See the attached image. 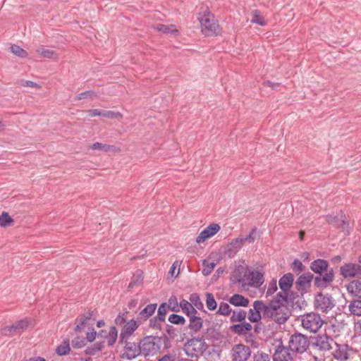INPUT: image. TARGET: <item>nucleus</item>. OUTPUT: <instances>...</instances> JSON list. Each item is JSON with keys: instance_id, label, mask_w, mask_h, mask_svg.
Returning <instances> with one entry per match:
<instances>
[{"instance_id": "49530a36", "label": "nucleus", "mask_w": 361, "mask_h": 361, "mask_svg": "<svg viewBox=\"0 0 361 361\" xmlns=\"http://www.w3.org/2000/svg\"><path fill=\"white\" fill-rule=\"evenodd\" d=\"M169 322L173 324L183 325L185 323V319L179 314H172L169 317Z\"/></svg>"}, {"instance_id": "c03bdc74", "label": "nucleus", "mask_w": 361, "mask_h": 361, "mask_svg": "<svg viewBox=\"0 0 361 361\" xmlns=\"http://www.w3.org/2000/svg\"><path fill=\"white\" fill-rule=\"evenodd\" d=\"M9 49L12 53L20 58H26L27 56V52L18 45L13 44Z\"/></svg>"}, {"instance_id": "6e6552de", "label": "nucleus", "mask_w": 361, "mask_h": 361, "mask_svg": "<svg viewBox=\"0 0 361 361\" xmlns=\"http://www.w3.org/2000/svg\"><path fill=\"white\" fill-rule=\"evenodd\" d=\"M323 321L317 313H307L302 317V326L311 332L316 333L322 326Z\"/></svg>"}, {"instance_id": "5701e85b", "label": "nucleus", "mask_w": 361, "mask_h": 361, "mask_svg": "<svg viewBox=\"0 0 361 361\" xmlns=\"http://www.w3.org/2000/svg\"><path fill=\"white\" fill-rule=\"evenodd\" d=\"M294 276L291 273L285 274L279 280V286L283 291H288L293 285Z\"/></svg>"}, {"instance_id": "3c124183", "label": "nucleus", "mask_w": 361, "mask_h": 361, "mask_svg": "<svg viewBox=\"0 0 361 361\" xmlns=\"http://www.w3.org/2000/svg\"><path fill=\"white\" fill-rule=\"evenodd\" d=\"M190 303L192 306H195L197 308L203 307V305L200 299V296L197 293H192L189 298Z\"/></svg>"}, {"instance_id": "58836bf2", "label": "nucleus", "mask_w": 361, "mask_h": 361, "mask_svg": "<svg viewBox=\"0 0 361 361\" xmlns=\"http://www.w3.org/2000/svg\"><path fill=\"white\" fill-rule=\"evenodd\" d=\"M252 18L250 20L252 23H255L262 26L267 25V21L260 16L259 12L257 10L252 11Z\"/></svg>"}, {"instance_id": "4468645a", "label": "nucleus", "mask_w": 361, "mask_h": 361, "mask_svg": "<svg viewBox=\"0 0 361 361\" xmlns=\"http://www.w3.org/2000/svg\"><path fill=\"white\" fill-rule=\"evenodd\" d=\"M202 32L206 35H213L216 32L219 25L212 15H204L199 18Z\"/></svg>"}, {"instance_id": "69168bd1", "label": "nucleus", "mask_w": 361, "mask_h": 361, "mask_svg": "<svg viewBox=\"0 0 361 361\" xmlns=\"http://www.w3.org/2000/svg\"><path fill=\"white\" fill-rule=\"evenodd\" d=\"M88 330H89V331H87V334H86V339L89 342H92L95 339L97 332L94 330V327H92V329H90Z\"/></svg>"}, {"instance_id": "72a5a7b5", "label": "nucleus", "mask_w": 361, "mask_h": 361, "mask_svg": "<svg viewBox=\"0 0 361 361\" xmlns=\"http://www.w3.org/2000/svg\"><path fill=\"white\" fill-rule=\"evenodd\" d=\"M71 350L69 340H64L56 349V353L60 356L67 355Z\"/></svg>"}, {"instance_id": "f704fd0d", "label": "nucleus", "mask_w": 361, "mask_h": 361, "mask_svg": "<svg viewBox=\"0 0 361 361\" xmlns=\"http://www.w3.org/2000/svg\"><path fill=\"white\" fill-rule=\"evenodd\" d=\"M118 338V330L115 326H111L108 334L106 336L108 345L112 346Z\"/></svg>"}, {"instance_id": "2f4dec72", "label": "nucleus", "mask_w": 361, "mask_h": 361, "mask_svg": "<svg viewBox=\"0 0 361 361\" xmlns=\"http://www.w3.org/2000/svg\"><path fill=\"white\" fill-rule=\"evenodd\" d=\"M348 309L352 314L361 317V298L352 300L348 305Z\"/></svg>"}, {"instance_id": "f8f14e48", "label": "nucleus", "mask_w": 361, "mask_h": 361, "mask_svg": "<svg viewBox=\"0 0 361 361\" xmlns=\"http://www.w3.org/2000/svg\"><path fill=\"white\" fill-rule=\"evenodd\" d=\"M314 306L322 312H327L334 306L333 298L331 295L319 293L315 296Z\"/></svg>"}, {"instance_id": "e433bc0d", "label": "nucleus", "mask_w": 361, "mask_h": 361, "mask_svg": "<svg viewBox=\"0 0 361 361\" xmlns=\"http://www.w3.org/2000/svg\"><path fill=\"white\" fill-rule=\"evenodd\" d=\"M104 348V342L95 343L92 346L87 347L85 349V354L88 355H94L100 352Z\"/></svg>"}, {"instance_id": "a211bd4d", "label": "nucleus", "mask_w": 361, "mask_h": 361, "mask_svg": "<svg viewBox=\"0 0 361 361\" xmlns=\"http://www.w3.org/2000/svg\"><path fill=\"white\" fill-rule=\"evenodd\" d=\"M341 274L347 278H361V265L354 263H347L340 267Z\"/></svg>"}, {"instance_id": "f257e3e1", "label": "nucleus", "mask_w": 361, "mask_h": 361, "mask_svg": "<svg viewBox=\"0 0 361 361\" xmlns=\"http://www.w3.org/2000/svg\"><path fill=\"white\" fill-rule=\"evenodd\" d=\"M310 269L317 274L314 276V285L324 289L334 280V271L329 268V262L323 259H317L310 263Z\"/></svg>"}, {"instance_id": "ea45409f", "label": "nucleus", "mask_w": 361, "mask_h": 361, "mask_svg": "<svg viewBox=\"0 0 361 361\" xmlns=\"http://www.w3.org/2000/svg\"><path fill=\"white\" fill-rule=\"evenodd\" d=\"M170 305H168L167 303L163 302L161 303L157 310V317L159 319H162V322L165 321L166 314L167 313L168 310H169Z\"/></svg>"}, {"instance_id": "338daca9", "label": "nucleus", "mask_w": 361, "mask_h": 361, "mask_svg": "<svg viewBox=\"0 0 361 361\" xmlns=\"http://www.w3.org/2000/svg\"><path fill=\"white\" fill-rule=\"evenodd\" d=\"M102 111V110H101V109H90V110H88L87 112H88L89 116L94 117V116H101Z\"/></svg>"}, {"instance_id": "37998d69", "label": "nucleus", "mask_w": 361, "mask_h": 361, "mask_svg": "<svg viewBox=\"0 0 361 361\" xmlns=\"http://www.w3.org/2000/svg\"><path fill=\"white\" fill-rule=\"evenodd\" d=\"M13 222V219L9 216V214L4 212L1 215H0V226L1 227H7L10 226L11 224Z\"/></svg>"}, {"instance_id": "a18cd8bd", "label": "nucleus", "mask_w": 361, "mask_h": 361, "mask_svg": "<svg viewBox=\"0 0 361 361\" xmlns=\"http://www.w3.org/2000/svg\"><path fill=\"white\" fill-rule=\"evenodd\" d=\"M103 117L110 119H118L120 120L123 118L122 114L120 112H115L113 111L102 110V116Z\"/></svg>"}, {"instance_id": "393cba45", "label": "nucleus", "mask_w": 361, "mask_h": 361, "mask_svg": "<svg viewBox=\"0 0 361 361\" xmlns=\"http://www.w3.org/2000/svg\"><path fill=\"white\" fill-rule=\"evenodd\" d=\"M157 305L156 303H152L147 305L142 311H140L137 315V319L140 321H147L151 316L153 315Z\"/></svg>"}, {"instance_id": "4d7b16f0", "label": "nucleus", "mask_w": 361, "mask_h": 361, "mask_svg": "<svg viewBox=\"0 0 361 361\" xmlns=\"http://www.w3.org/2000/svg\"><path fill=\"white\" fill-rule=\"evenodd\" d=\"M128 314V312H121L118 314V315L115 319V323L118 326H122L124 325L126 322V314Z\"/></svg>"}, {"instance_id": "473e14b6", "label": "nucleus", "mask_w": 361, "mask_h": 361, "mask_svg": "<svg viewBox=\"0 0 361 361\" xmlns=\"http://www.w3.org/2000/svg\"><path fill=\"white\" fill-rule=\"evenodd\" d=\"M89 148L94 149V150H96V149L102 150V151H104L106 152H110V151L117 152L118 150V149L114 145H106V144H103V143H100V142H95V143L92 144V145H90L89 147Z\"/></svg>"}, {"instance_id": "8fccbe9b", "label": "nucleus", "mask_w": 361, "mask_h": 361, "mask_svg": "<svg viewBox=\"0 0 361 361\" xmlns=\"http://www.w3.org/2000/svg\"><path fill=\"white\" fill-rule=\"evenodd\" d=\"M216 264L214 262H209L207 260H204L203 262V269L202 274L204 276H207L211 274L212 270L214 269Z\"/></svg>"}, {"instance_id": "ddd939ff", "label": "nucleus", "mask_w": 361, "mask_h": 361, "mask_svg": "<svg viewBox=\"0 0 361 361\" xmlns=\"http://www.w3.org/2000/svg\"><path fill=\"white\" fill-rule=\"evenodd\" d=\"M154 337L146 336L139 340L141 354L145 357L154 355L159 349L158 345L154 341Z\"/></svg>"}, {"instance_id": "de8ad7c7", "label": "nucleus", "mask_w": 361, "mask_h": 361, "mask_svg": "<svg viewBox=\"0 0 361 361\" xmlns=\"http://www.w3.org/2000/svg\"><path fill=\"white\" fill-rule=\"evenodd\" d=\"M206 305L209 310H214L216 308V302L212 293H207Z\"/></svg>"}, {"instance_id": "bb28decb", "label": "nucleus", "mask_w": 361, "mask_h": 361, "mask_svg": "<svg viewBox=\"0 0 361 361\" xmlns=\"http://www.w3.org/2000/svg\"><path fill=\"white\" fill-rule=\"evenodd\" d=\"M189 319L190 322L188 328L194 333L198 332L202 328V319L197 314H192V316L189 317Z\"/></svg>"}, {"instance_id": "680f3d73", "label": "nucleus", "mask_w": 361, "mask_h": 361, "mask_svg": "<svg viewBox=\"0 0 361 361\" xmlns=\"http://www.w3.org/2000/svg\"><path fill=\"white\" fill-rule=\"evenodd\" d=\"M95 95V93L93 91H85V92H81L75 98L76 100H81V99H83L85 98H87L88 97H92V96H94Z\"/></svg>"}, {"instance_id": "0e129e2a", "label": "nucleus", "mask_w": 361, "mask_h": 361, "mask_svg": "<svg viewBox=\"0 0 361 361\" xmlns=\"http://www.w3.org/2000/svg\"><path fill=\"white\" fill-rule=\"evenodd\" d=\"M238 252L233 249V247H230V245L228 244L226 248L224 253L226 256H228L229 258L233 257Z\"/></svg>"}, {"instance_id": "052dcab7", "label": "nucleus", "mask_w": 361, "mask_h": 361, "mask_svg": "<svg viewBox=\"0 0 361 361\" xmlns=\"http://www.w3.org/2000/svg\"><path fill=\"white\" fill-rule=\"evenodd\" d=\"M244 244L242 238H237L234 239L229 245L230 247H233L237 252Z\"/></svg>"}, {"instance_id": "e2e57ef3", "label": "nucleus", "mask_w": 361, "mask_h": 361, "mask_svg": "<svg viewBox=\"0 0 361 361\" xmlns=\"http://www.w3.org/2000/svg\"><path fill=\"white\" fill-rule=\"evenodd\" d=\"M20 85L23 87H37L39 88V85L31 80H21L20 82Z\"/></svg>"}, {"instance_id": "603ef678", "label": "nucleus", "mask_w": 361, "mask_h": 361, "mask_svg": "<svg viewBox=\"0 0 361 361\" xmlns=\"http://www.w3.org/2000/svg\"><path fill=\"white\" fill-rule=\"evenodd\" d=\"M71 345L74 348H81L85 345V338L80 336H77L71 341Z\"/></svg>"}, {"instance_id": "a19ab883", "label": "nucleus", "mask_w": 361, "mask_h": 361, "mask_svg": "<svg viewBox=\"0 0 361 361\" xmlns=\"http://www.w3.org/2000/svg\"><path fill=\"white\" fill-rule=\"evenodd\" d=\"M155 29L157 31L161 32L165 34L173 33L177 32V30L174 28L173 25H164V24H158Z\"/></svg>"}, {"instance_id": "9b49d317", "label": "nucleus", "mask_w": 361, "mask_h": 361, "mask_svg": "<svg viewBox=\"0 0 361 361\" xmlns=\"http://www.w3.org/2000/svg\"><path fill=\"white\" fill-rule=\"evenodd\" d=\"M314 280V274L311 272L304 273L300 275L295 282V289L304 295L311 288L312 281Z\"/></svg>"}, {"instance_id": "09e8293b", "label": "nucleus", "mask_w": 361, "mask_h": 361, "mask_svg": "<svg viewBox=\"0 0 361 361\" xmlns=\"http://www.w3.org/2000/svg\"><path fill=\"white\" fill-rule=\"evenodd\" d=\"M232 310L228 304L221 302L217 311V314L227 316L231 312Z\"/></svg>"}, {"instance_id": "f3484780", "label": "nucleus", "mask_w": 361, "mask_h": 361, "mask_svg": "<svg viewBox=\"0 0 361 361\" xmlns=\"http://www.w3.org/2000/svg\"><path fill=\"white\" fill-rule=\"evenodd\" d=\"M251 350L249 346L238 344L232 348L233 361H247L250 357Z\"/></svg>"}, {"instance_id": "7c9ffc66", "label": "nucleus", "mask_w": 361, "mask_h": 361, "mask_svg": "<svg viewBox=\"0 0 361 361\" xmlns=\"http://www.w3.org/2000/svg\"><path fill=\"white\" fill-rule=\"evenodd\" d=\"M142 271L138 269L133 275L131 280L128 284V289L131 290L135 286L140 285L142 282Z\"/></svg>"}, {"instance_id": "774afa93", "label": "nucleus", "mask_w": 361, "mask_h": 361, "mask_svg": "<svg viewBox=\"0 0 361 361\" xmlns=\"http://www.w3.org/2000/svg\"><path fill=\"white\" fill-rule=\"evenodd\" d=\"M158 361H175L174 357L170 355H165L158 360Z\"/></svg>"}, {"instance_id": "1a4fd4ad", "label": "nucleus", "mask_w": 361, "mask_h": 361, "mask_svg": "<svg viewBox=\"0 0 361 361\" xmlns=\"http://www.w3.org/2000/svg\"><path fill=\"white\" fill-rule=\"evenodd\" d=\"M279 343L275 345L273 354V361H293L295 355L290 348L285 346L282 340H278Z\"/></svg>"}, {"instance_id": "bf43d9fd", "label": "nucleus", "mask_w": 361, "mask_h": 361, "mask_svg": "<svg viewBox=\"0 0 361 361\" xmlns=\"http://www.w3.org/2000/svg\"><path fill=\"white\" fill-rule=\"evenodd\" d=\"M257 228L256 227H254L249 235H247L245 237L242 238V240L243 243L245 242H249L250 243H253L255 241V235L257 233Z\"/></svg>"}, {"instance_id": "864d4df0", "label": "nucleus", "mask_w": 361, "mask_h": 361, "mask_svg": "<svg viewBox=\"0 0 361 361\" xmlns=\"http://www.w3.org/2000/svg\"><path fill=\"white\" fill-rule=\"evenodd\" d=\"M253 361H270V357L267 353L258 351L254 354Z\"/></svg>"}, {"instance_id": "aec40b11", "label": "nucleus", "mask_w": 361, "mask_h": 361, "mask_svg": "<svg viewBox=\"0 0 361 361\" xmlns=\"http://www.w3.org/2000/svg\"><path fill=\"white\" fill-rule=\"evenodd\" d=\"M220 230V226L217 224H212L206 227L196 238L197 243H202L207 238L214 235Z\"/></svg>"}, {"instance_id": "dca6fc26", "label": "nucleus", "mask_w": 361, "mask_h": 361, "mask_svg": "<svg viewBox=\"0 0 361 361\" xmlns=\"http://www.w3.org/2000/svg\"><path fill=\"white\" fill-rule=\"evenodd\" d=\"M140 324L137 321L130 319L122 327L118 338V342L130 340L134 332L137 329Z\"/></svg>"}, {"instance_id": "0eeeda50", "label": "nucleus", "mask_w": 361, "mask_h": 361, "mask_svg": "<svg viewBox=\"0 0 361 361\" xmlns=\"http://www.w3.org/2000/svg\"><path fill=\"white\" fill-rule=\"evenodd\" d=\"M96 317L94 311L89 310L82 314H80L75 319V331L76 333L82 332L85 328L92 329L94 325Z\"/></svg>"}, {"instance_id": "20e7f679", "label": "nucleus", "mask_w": 361, "mask_h": 361, "mask_svg": "<svg viewBox=\"0 0 361 361\" xmlns=\"http://www.w3.org/2000/svg\"><path fill=\"white\" fill-rule=\"evenodd\" d=\"M274 314L269 311L267 303L261 300H256L253 304V309L249 310L248 319L252 322H258L262 318L271 319L274 321Z\"/></svg>"}, {"instance_id": "b1692460", "label": "nucleus", "mask_w": 361, "mask_h": 361, "mask_svg": "<svg viewBox=\"0 0 361 361\" xmlns=\"http://www.w3.org/2000/svg\"><path fill=\"white\" fill-rule=\"evenodd\" d=\"M346 288L352 296L361 298V281L353 280L346 285Z\"/></svg>"}, {"instance_id": "a878e982", "label": "nucleus", "mask_w": 361, "mask_h": 361, "mask_svg": "<svg viewBox=\"0 0 361 361\" xmlns=\"http://www.w3.org/2000/svg\"><path fill=\"white\" fill-rule=\"evenodd\" d=\"M232 332L237 334L238 335H245L252 330V325L247 322H243L238 324H234L231 326Z\"/></svg>"}, {"instance_id": "9d476101", "label": "nucleus", "mask_w": 361, "mask_h": 361, "mask_svg": "<svg viewBox=\"0 0 361 361\" xmlns=\"http://www.w3.org/2000/svg\"><path fill=\"white\" fill-rule=\"evenodd\" d=\"M311 343L313 348L320 351L329 350L333 348L334 344H336L334 338L326 334H319L312 337Z\"/></svg>"}, {"instance_id": "4c0bfd02", "label": "nucleus", "mask_w": 361, "mask_h": 361, "mask_svg": "<svg viewBox=\"0 0 361 361\" xmlns=\"http://www.w3.org/2000/svg\"><path fill=\"white\" fill-rule=\"evenodd\" d=\"M36 52L38 54V55L47 59H54L56 57V54L54 51L47 49L44 47L38 48L36 50Z\"/></svg>"}, {"instance_id": "13d9d810", "label": "nucleus", "mask_w": 361, "mask_h": 361, "mask_svg": "<svg viewBox=\"0 0 361 361\" xmlns=\"http://www.w3.org/2000/svg\"><path fill=\"white\" fill-rule=\"evenodd\" d=\"M168 305H170L169 310L173 311V312H178V300L176 296H171L169 300V304Z\"/></svg>"}, {"instance_id": "6ab92c4d", "label": "nucleus", "mask_w": 361, "mask_h": 361, "mask_svg": "<svg viewBox=\"0 0 361 361\" xmlns=\"http://www.w3.org/2000/svg\"><path fill=\"white\" fill-rule=\"evenodd\" d=\"M187 348L188 350L193 351L191 353L187 352V354L193 357L197 356L198 353H202L206 350V344L202 338H193L188 341Z\"/></svg>"}, {"instance_id": "c756f323", "label": "nucleus", "mask_w": 361, "mask_h": 361, "mask_svg": "<svg viewBox=\"0 0 361 361\" xmlns=\"http://www.w3.org/2000/svg\"><path fill=\"white\" fill-rule=\"evenodd\" d=\"M327 221L337 228H340L345 224V216L343 213L334 216H328Z\"/></svg>"}, {"instance_id": "79ce46f5", "label": "nucleus", "mask_w": 361, "mask_h": 361, "mask_svg": "<svg viewBox=\"0 0 361 361\" xmlns=\"http://www.w3.org/2000/svg\"><path fill=\"white\" fill-rule=\"evenodd\" d=\"M290 267L293 271L298 274L303 272L305 270V265H303V264L298 259H295L292 262Z\"/></svg>"}, {"instance_id": "4be33fe9", "label": "nucleus", "mask_w": 361, "mask_h": 361, "mask_svg": "<svg viewBox=\"0 0 361 361\" xmlns=\"http://www.w3.org/2000/svg\"><path fill=\"white\" fill-rule=\"evenodd\" d=\"M336 349L333 353L334 357L338 361H345L349 358V348L346 344H334Z\"/></svg>"}, {"instance_id": "c9c22d12", "label": "nucleus", "mask_w": 361, "mask_h": 361, "mask_svg": "<svg viewBox=\"0 0 361 361\" xmlns=\"http://www.w3.org/2000/svg\"><path fill=\"white\" fill-rule=\"evenodd\" d=\"M247 316V312L245 310H239L238 311H233V314L230 318V321L233 323L237 322L245 321Z\"/></svg>"}, {"instance_id": "f03ea898", "label": "nucleus", "mask_w": 361, "mask_h": 361, "mask_svg": "<svg viewBox=\"0 0 361 361\" xmlns=\"http://www.w3.org/2000/svg\"><path fill=\"white\" fill-rule=\"evenodd\" d=\"M287 298V291L281 290L276 294L274 299L267 304L269 311L274 314V321L279 324L285 323L289 318Z\"/></svg>"}, {"instance_id": "7ed1b4c3", "label": "nucleus", "mask_w": 361, "mask_h": 361, "mask_svg": "<svg viewBox=\"0 0 361 361\" xmlns=\"http://www.w3.org/2000/svg\"><path fill=\"white\" fill-rule=\"evenodd\" d=\"M235 277L239 283L243 285L259 287L264 282L263 274L250 270L248 267H239L235 271Z\"/></svg>"}, {"instance_id": "6e6d98bb", "label": "nucleus", "mask_w": 361, "mask_h": 361, "mask_svg": "<svg viewBox=\"0 0 361 361\" xmlns=\"http://www.w3.org/2000/svg\"><path fill=\"white\" fill-rule=\"evenodd\" d=\"M276 290H277L276 280L273 279L269 283V286L266 291V296L267 297V296L272 295Z\"/></svg>"}, {"instance_id": "423d86ee", "label": "nucleus", "mask_w": 361, "mask_h": 361, "mask_svg": "<svg viewBox=\"0 0 361 361\" xmlns=\"http://www.w3.org/2000/svg\"><path fill=\"white\" fill-rule=\"evenodd\" d=\"M123 345L122 353L120 357L126 360H132L141 355V348L140 341H131L126 340V341L118 342Z\"/></svg>"}, {"instance_id": "2eb2a0df", "label": "nucleus", "mask_w": 361, "mask_h": 361, "mask_svg": "<svg viewBox=\"0 0 361 361\" xmlns=\"http://www.w3.org/2000/svg\"><path fill=\"white\" fill-rule=\"evenodd\" d=\"M30 325V320L27 318L17 321L10 326L2 329V334L4 336H11L16 334H20L25 329H27Z\"/></svg>"}, {"instance_id": "c85d7f7f", "label": "nucleus", "mask_w": 361, "mask_h": 361, "mask_svg": "<svg viewBox=\"0 0 361 361\" xmlns=\"http://www.w3.org/2000/svg\"><path fill=\"white\" fill-rule=\"evenodd\" d=\"M179 307L182 309L183 312L189 317L192 314H197V311L192 306V305L185 300H180Z\"/></svg>"}, {"instance_id": "39448f33", "label": "nucleus", "mask_w": 361, "mask_h": 361, "mask_svg": "<svg viewBox=\"0 0 361 361\" xmlns=\"http://www.w3.org/2000/svg\"><path fill=\"white\" fill-rule=\"evenodd\" d=\"M310 341L307 336L300 333H295L290 336L288 347L295 355L302 354L309 348Z\"/></svg>"}, {"instance_id": "412c9836", "label": "nucleus", "mask_w": 361, "mask_h": 361, "mask_svg": "<svg viewBox=\"0 0 361 361\" xmlns=\"http://www.w3.org/2000/svg\"><path fill=\"white\" fill-rule=\"evenodd\" d=\"M287 295L288 305L292 304V305L295 308L299 307L301 309L302 305L305 303L303 295L300 294L298 290L297 292H295L289 290L287 291Z\"/></svg>"}, {"instance_id": "cd10ccee", "label": "nucleus", "mask_w": 361, "mask_h": 361, "mask_svg": "<svg viewBox=\"0 0 361 361\" xmlns=\"http://www.w3.org/2000/svg\"><path fill=\"white\" fill-rule=\"evenodd\" d=\"M229 302L236 307H247L249 300L240 294H234L229 299Z\"/></svg>"}, {"instance_id": "5fc2aeb1", "label": "nucleus", "mask_w": 361, "mask_h": 361, "mask_svg": "<svg viewBox=\"0 0 361 361\" xmlns=\"http://www.w3.org/2000/svg\"><path fill=\"white\" fill-rule=\"evenodd\" d=\"M162 322V319H158L157 316L154 317L149 320V327L154 329H161Z\"/></svg>"}]
</instances>
